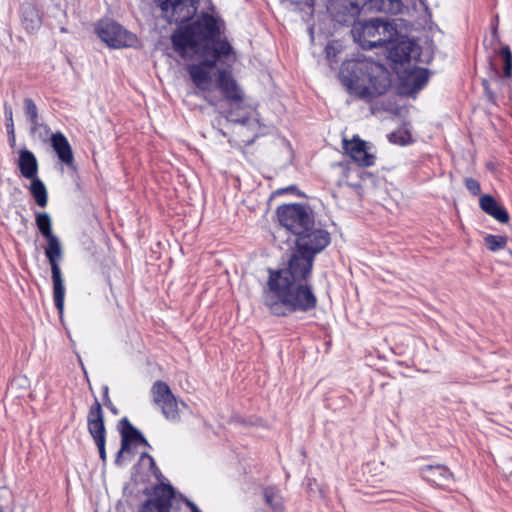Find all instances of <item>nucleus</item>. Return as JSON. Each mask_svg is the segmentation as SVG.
I'll return each instance as SVG.
<instances>
[{
	"mask_svg": "<svg viewBox=\"0 0 512 512\" xmlns=\"http://www.w3.org/2000/svg\"><path fill=\"white\" fill-rule=\"evenodd\" d=\"M22 23L27 31H35L41 26V18L38 12L31 6L22 10Z\"/></svg>",
	"mask_w": 512,
	"mask_h": 512,
	"instance_id": "cd10ccee",
	"label": "nucleus"
},
{
	"mask_svg": "<svg viewBox=\"0 0 512 512\" xmlns=\"http://www.w3.org/2000/svg\"><path fill=\"white\" fill-rule=\"evenodd\" d=\"M24 104V112L27 117V120L35 119L37 118L38 114V108L35 104V102L31 98H25L23 101Z\"/></svg>",
	"mask_w": 512,
	"mask_h": 512,
	"instance_id": "e433bc0d",
	"label": "nucleus"
},
{
	"mask_svg": "<svg viewBox=\"0 0 512 512\" xmlns=\"http://www.w3.org/2000/svg\"><path fill=\"white\" fill-rule=\"evenodd\" d=\"M151 391L153 400L161 407L163 416L171 422H178L180 420L178 401L167 383L158 380L153 384Z\"/></svg>",
	"mask_w": 512,
	"mask_h": 512,
	"instance_id": "9b49d317",
	"label": "nucleus"
},
{
	"mask_svg": "<svg viewBox=\"0 0 512 512\" xmlns=\"http://www.w3.org/2000/svg\"><path fill=\"white\" fill-rule=\"evenodd\" d=\"M10 500L11 491L5 486H0V512H3L8 507Z\"/></svg>",
	"mask_w": 512,
	"mask_h": 512,
	"instance_id": "4c0bfd02",
	"label": "nucleus"
},
{
	"mask_svg": "<svg viewBox=\"0 0 512 512\" xmlns=\"http://www.w3.org/2000/svg\"><path fill=\"white\" fill-rule=\"evenodd\" d=\"M17 165L24 178L30 180L38 177V160L34 153L27 148H23L19 151Z\"/></svg>",
	"mask_w": 512,
	"mask_h": 512,
	"instance_id": "aec40b11",
	"label": "nucleus"
},
{
	"mask_svg": "<svg viewBox=\"0 0 512 512\" xmlns=\"http://www.w3.org/2000/svg\"><path fill=\"white\" fill-rule=\"evenodd\" d=\"M428 82V71L424 68L413 67L405 71L402 86L405 93L411 94L421 90Z\"/></svg>",
	"mask_w": 512,
	"mask_h": 512,
	"instance_id": "a211bd4d",
	"label": "nucleus"
},
{
	"mask_svg": "<svg viewBox=\"0 0 512 512\" xmlns=\"http://www.w3.org/2000/svg\"><path fill=\"white\" fill-rule=\"evenodd\" d=\"M388 139L391 143L405 146L412 142V135L406 125L399 127L396 131H393L388 135Z\"/></svg>",
	"mask_w": 512,
	"mask_h": 512,
	"instance_id": "2f4dec72",
	"label": "nucleus"
},
{
	"mask_svg": "<svg viewBox=\"0 0 512 512\" xmlns=\"http://www.w3.org/2000/svg\"><path fill=\"white\" fill-rule=\"evenodd\" d=\"M279 223L285 232H290L294 239L307 231V227L313 224V212L301 204H286L277 208Z\"/></svg>",
	"mask_w": 512,
	"mask_h": 512,
	"instance_id": "0eeeda50",
	"label": "nucleus"
},
{
	"mask_svg": "<svg viewBox=\"0 0 512 512\" xmlns=\"http://www.w3.org/2000/svg\"><path fill=\"white\" fill-rule=\"evenodd\" d=\"M138 436V440H137V446L138 445H143L145 447H148V448H151V445L149 444V442L147 441V439L144 437V435L142 434V432L140 431L139 434H137Z\"/></svg>",
	"mask_w": 512,
	"mask_h": 512,
	"instance_id": "49530a36",
	"label": "nucleus"
},
{
	"mask_svg": "<svg viewBox=\"0 0 512 512\" xmlns=\"http://www.w3.org/2000/svg\"><path fill=\"white\" fill-rule=\"evenodd\" d=\"M294 189H296V187L292 185V186L288 187L286 190L287 191H293Z\"/></svg>",
	"mask_w": 512,
	"mask_h": 512,
	"instance_id": "13d9d810",
	"label": "nucleus"
},
{
	"mask_svg": "<svg viewBox=\"0 0 512 512\" xmlns=\"http://www.w3.org/2000/svg\"><path fill=\"white\" fill-rule=\"evenodd\" d=\"M4 115L6 122L13 121V110L12 107L7 103L4 104Z\"/></svg>",
	"mask_w": 512,
	"mask_h": 512,
	"instance_id": "c03bdc74",
	"label": "nucleus"
},
{
	"mask_svg": "<svg viewBox=\"0 0 512 512\" xmlns=\"http://www.w3.org/2000/svg\"><path fill=\"white\" fill-rule=\"evenodd\" d=\"M389 87V80L381 67L373 63L354 64V94L361 98H372L383 94Z\"/></svg>",
	"mask_w": 512,
	"mask_h": 512,
	"instance_id": "20e7f679",
	"label": "nucleus"
},
{
	"mask_svg": "<svg viewBox=\"0 0 512 512\" xmlns=\"http://www.w3.org/2000/svg\"><path fill=\"white\" fill-rule=\"evenodd\" d=\"M35 221L40 234L44 238L54 236L52 232V220L47 212H37Z\"/></svg>",
	"mask_w": 512,
	"mask_h": 512,
	"instance_id": "c756f323",
	"label": "nucleus"
},
{
	"mask_svg": "<svg viewBox=\"0 0 512 512\" xmlns=\"http://www.w3.org/2000/svg\"><path fill=\"white\" fill-rule=\"evenodd\" d=\"M29 123H30V132L31 134H36L39 130V128H47V124L43 123L41 120H40V117L39 115L37 116V118H33V119H30L28 120Z\"/></svg>",
	"mask_w": 512,
	"mask_h": 512,
	"instance_id": "a19ab883",
	"label": "nucleus"
},
{
	"mask_svg": "<svg viewBox=\"0 0 512 512\" xmlns=\"http://www.w3.org/2000/svg\"><path fill=\"white\" fill-rule=\"evenodd\" d=\"M337 77L346 91L352 95V60L346 59L342 62Z\"/></svg>",
	"mask_w": 512,
	"mask_h": 512,
	"instance_id": "c85d7f7f",
	"label": "nucleus"
},
{
	"mask_svg": "<svg viewBox=\"0 0 512 512\" xmlns=\"http://www.w3.org/2000/svg\"><path fill=\"white\" fill-rule=\"evenodd\" d=\"M95 444L98 448L99 456H100L101 460L103 462H105L106 461V449H105L106 440L96 441Z\"/></svg>",
	"mask_w": 512,
	"mask_h": 512,
	"instance_id": "37998d69",
	"label": "nucleus"
},
{
	"mask_svg": "<svg viewBox=\"0 0 512 512\" xmlns=\"http://www.w3.org/2000/svg\"><path fill=\"white\" fill-rule=\"evenodd\" d=\"M423 478L438 487H446L453 480V474L442 465H427L421 469Z\"/></svg>",
	"mask_w": 512,
	"mask_h": 512,
	"instance_id": "6ab92c4d",
	"label": "nucleus"
},
{
	"mask_svg": "<svg viewBox=\"0 0 512 512\" xmlns=\"http://www.w3.org/2000/svg\"><path fill=\"white\" fill-rule=\"evenodd\" d=\"M204 93V99L211 105V106H216L218 104V102L220 101V98L217 97L216 95H213L211 93V90L209 89V91H202Z\"/></svg>",
	"mask_w": 512,
	"mask_h": 512,
	"instance_id": "79ce46f5",
	"label": "nucleus"
},
{
	"mask_svg": "<svg viewBox=\"0 0 512 512\" xmlns=\"http://www.w3.org/2000/svg\"><path fill=\"white\" fill-rule=\"evenodd\" d=\"M311 36H313V28L309 29Z\"/></svg>",
	"mask_w": 512,
	"mask_h": 512,
	"instance_id": "052dcab7",
	"label": "nucleus"
},
{
	"mask_svg": "<svg viewBox=\"0 0 512 512\" xmlns=\"http://www.w3.org/2000/svg\"><path fill=\"white\" fill-rule=\"evenodd\" d=\"M5 126H6L8 136H13V134L15 133L14 122L8 121V122H6Z\"/></svg>",
	"mask_w": 512,
	"mask_h": 512,
	"instance_id": "de8ad7c7",
	"label": "nucleus"
},
{
	"mask_svg": "<svg viewBox=\"0 0 512 512\" xmlns=\"http://www.w3.org/2000/svg\"><path fill=\"white\" fill-rule=\"evenodd\" d=\"M306 489L310 497H322L323 496V490L320 487V485L317 483V480L315 478H307L306 482Z\"/></svg>",
	"mask_w": 512,
	"mask_h": 512,
	"instance_id": "c9c22d12",
	"label": "nucleus"
},
{
	"mask_svg": "<svg viewBox=\"0 0 512 512\" xmlns=\"http://www.w3.org/2000/svg\"><path fill=\"white\" fill-rule=\"evenodd\" d=\"M45 239L47 241V246L45 248V256L48 259V262L51 266V271L55 269H60L58 263V260L61 259L62 257V248L60 241L56 235Z\"/></svg>",
	"mask_w": 512,
	"mask_h": 512,
	"instance_id": "393cba45",
	"label": "nucleus"
},
{
	"mask_svg": "<svg viewBox=\"0 0 512 512\" xmlns=\"http://www.w3.org/2000/svg\"><path fill=\"white\" fill-rule=\"evenodd\" d=\"M109 389L108 386H104L103 388V397H104V405L114 414L118 415L119 410L113 405L111 402L109 395H108Z\"/></svg>",
	"mask_w": 512,
	"mask_h": 512,
	"instance_id": "ea45409f",
	"label": "nucleus"
},
{
	"mask_svg": "<svg viewBox=\"0 0 512 512\" xmlns=\"http://www.w3.org/2000/svg\"><path fill=\"white\" fill-rule=\"evenodd\" d=\"M118 431L121 437V447L117 452L115 464L122 463V456L124 453H130L132 447L137 446L138 436L140 430L137 429L127 417H123L118 423Z\"/></svg>",
	"mask_w": 512,
	"mask_h": 512,
	"instance_id": "ddd939ff",
	"label": "nucleus"
},
{
	"mask_svg": "<svg viewBox=\"0 0 512 512\" xmlns=\"http://www.w3.org/2000/svg\"><path fill=\"white\" fill-rule=\"evenodd\" d=\"M484 242H485L486 247L490 251L496 252L498 250L505 248L506 243H507V238L505 236L490 234L484 238Z\"/></svg>",
	"mask_w": 512,
	"mask_h": 512,
	"instance_id": "473e14b6",
	"label": "nucleus"
},
{
	"mask_svg": "<svg viewBox=\"0 0 512 512\" xmlns=\"http://www.w3.org/2000/svg\"><path fill=\"white\" fill-rule=\"evenodd\" d=\"M152 473L157 477L159 478L160 476H162L161 474V471L159 470V472L155 471V470H152Z\"/></svg>",
	"mask_w": 512,
	"mask_h": 512,
	"instance_id": "5fc2aeb1",
	"label": "nucleus"
},
{
	"mask_svg": "<svg viewBox=\"0 0 512 512\" xmlns=\"http://www.w3.org/2000/svg\"><path fill=\"white\" fill-rule=\"evenodd\" d=\"M149 464H150L151 471L155 470V471L159 472V468L157 467L156 462L153 457H150Z\"/></svg>",
	"mask_w": 512,
	"mask_h": 512,
	"instance_id": "3c124183",
	"label": "nucleus"
},
{
	"mask_svg": "<svg viewBox=\"0 0 512 512\" xmlns=\"http://www.w3.org/2000/svg\"><path fill=\"white\" fill-rule=\"evenodd\" d=\"M50 140L58 159L68 168L75 169L73 151L65 135L61 132H56L51 134Z\"/></svg>",
	"mask_w": 512,
	"mask_h": 512,
	"instance_id": "f3484780",
	"label": "nucleus"
},
{
	"mask_svg": "<svg viewBox=\"0 0 512 512\" xmlns=\"http://www.w3.org/2000/svg\"><path fill=\"white\" fill-rule=\"evenodd\" d=\"M360 5V2L358 0L354 1L353 7L354 9L357 8Z\"/></svg>",
	"mask_w": 512,
	"mask_h": 512,
	"instance_id": "6e6d98bb",
	"label": "nucleus"
},
{
	"mask_svg": "<svg viewBox=\"0 0 512 512\" xmlns=\"http://www.w3.org/2000/svg\"><path fill=\"white\" fill-rule=\"evenodd\" d=\"M175 490L171 484H160L154 489V497L146 500L139 512H170Z\"/></svg>",
	"mask_w": 512,
	"mask_h": 512,
	"instance_id": "f8f14e48",
	"label": "nucleus"
},
{
	"mask_svg": "<svg viewBox=\"0 0 512 512\" xmlns=\"http://www.w3.org/2000/svg\"><path fill=\"white\" fill-rule=\"evenodd\" d=\"M363 6L378 12L398 14L403 9L401 0H362Z\"/></svg>",
	"mask_w": 512,
	"mask_h": 512,
	"instance_id": "b1692460",
	"label": "nucleus"
},
{
	"mask_svg": "<svg viewBox=\"0 0 512 512\" xmlns=\"http://www.w3.org/2000/svg\"><path fill=\"white\" fill-rule=\"evenodd\" d=\"M294 242L298 251L316 256L329 245L330 234L327 230L317 226L314 221L311 226L307 227V231L294 239Z\"/></svg>",
	"mask_w": 512,
	"mask_h": 512,
	"instance_id": "1a4fd4ad",
	"label": "nucleus"
},
{
	"mask_svg": "<svg viewBox=\"0 0 512 512\" xmlns=\"http://www.w3.org/2000/svg\"><path fill=\"white\" fill-rule=\"evenodd\" d=\"M344 153L349 160L335 162L331 165L335 177L332 196L340 208H348L352 197V184L349 181L350 160L352 159V140L342 138Z\"/></svg>",
	"mask_w": 512,
	"mask_h": 512,
	"instance_id": "423d86ee",
	"label": "nucleus"
},
{
	"mask_svg": "<svg viewBox=\"0 0 512 512\" xmlns=\"http://www.w3.org/2000/svg\"><path fill=\"white\" fill-rule=\"evenodd\" d=\"M281 4L287 10L305 12L307 16L314 12V0H281Z\"/></svg>",
	"mask_w": 512,
	"mask_h": 512,
	"instance_id": "bb28decb",
	"label": "nucleus"
},
{
	"mask_svg": "<svg viewBox=\"0 0 512 512\" xmlns=\"http://www.w3.org/2000/svg\"><path fill=\"white\" fill-rule=\"evenodd\" d=\"M51 274L53 282L54 304L59 314H62L64 310L65 286L62 278L61 269L52 270Z\"/></svg>",
	"mask_w": 512,
	"mask_h": 512,
	"instance_id": "5701e85b",
	"label": "nucleus"
},
{
	"mask_svg": "<svg viewBox=\"0 0 512 512\" xmlns=\"http://www.w3.org/2000/svg\"><path fill=\"white\" fill-rule=\"evenodd\" d=\"M500 55L503 59V74L504 77L510 78L512 76V53L508 46L501 49Z\"/></svg>",
	"mask_w": 512,
	"mask_h": 512,
	"instance_id": "f704fd0d",
	"label": "nucleus"
},
{
	"mask_svg": "<svg viewBox=\"0 0 512 512\" xmlns=\"http://www.w3.org/2000/svg\"><path fill=\"white\" fill-rule=\"evenodd\" d=\"M327 9L332 18L340 24L348 25L352 18V0H329Z\"/></svg>",
	"mask_w": 512,
	"mask_h": 512,
	"instance_id": "412c9836",
	"label": "nucleus"
},
{
	"mask_svg": "<svg viewBox=\"0 0 512 512\" xmlns=\"http://www.w3.org/2000/svg\"><path fill=\"white\" fill-rule=\"evenodd\" d=\"M60 32H61V33H67V32H68V30H67L65 27H61V28H60Z\"/></svg>",
	"mask_w": 512,
	"mask_h": 512,
	"instance_id": "4d7b16f0",
	"label": "nucleus"
},
{
	"mask_svg": "<svg viewBox=\"0 0 512 512\" xmlns=\"http://www.w3.org/2000/svg\"><path fill=\"white\" fill-rule=\"evenodd\" d=\"M8 142H9V145L11 148H13L15 146V143H16L15 133L13 134V136H8Z\"/></svg>",
	"mask_w": 512,
	"mask_h": 512,
	"instance_id": "603ef678",
	"label": "nucleus"
},
{
	"mask_svg": "<svg viewBox=\"0 0 512 512\" xmlns=\"http://www.w3.org/2000/svg\"><path fill=\"white\" fill-rule=\"evenodd\" d=\"M479 205L485 213L500 223H507L509 221V214L506 209L501 206L492 196H481L479 199Z\"/></svg>",
	"mask_w": 512,
	"mask_h": 512,
	"instance_id": "4be33fe9",
	"label": "nucleus"
},
{
	"mask_svg": "<svg viewBox=\"0 0 512 512\" xmlns=\"http://www.w3.org/2000/svg\"><path fill=\"white\" fill-rule=\"evenodd\" d=\"M376 159L375 145L354 135V163L362 167H370L376 163Z\"/></svg>",
	"mask_w": 512,
	"mask_h": 512,
	"instance_id": "dca6fc26",
	"label": "nucleus"
},
{
	"mask_svg": "<svg viewBox=\"0 0 512 512\" xmlns=\"http://www.w3.org/2000/svg\"><path fill=\"white\" fill-rule=\"evenodd\" d=\"M264 498L266 504H268L274 512L283 511L282 497L279 494V490L275 487H267L264 490Z\"/></svg>",
	"mask_w": 512,
	"mask_h": 512,
	"instance_id": "7c9ffc66",
	"label": "nucleus"
},
{
	"mask_svg": "<svg viewBox=\"0 0 512 512\" xmlns=\"http://www.w3.org/2000/svg\"><path fill=\"white\" fill-rule=\"evenodd\" d=\"M202 60L197 64L188 66V73L195 86L200 91H209L212 78L209 70L213 69L218 62L224 63L225 59L232 54V46L229 42H222L218 47L206 45L196 51Z\"/></svg>",
	"mask_w": 512,
	"mask_h": 512,
	"instance_id": "7ed1b4c3",
	"label": "nucleus"
},
{
	"mask_svg": "<svg viewBox=\"0 0 512 512\" xmlns=\"http://www.w3.org/2000/svg\"><path fill=\"white\" fill-rule=\"evenodd\" d=\"M30 181L29 191L35 203L41 208L46 207L48 203V192L45 184L39 177L30 179Z\"/></svg>",
	"mask_w": 512,
	"mask_h": 512,
	"instance_id": "a878e982",
	"label": "nucleus"
},
{
	"mask_svg": "<svg viewBox=\"0 0 512 512\" xmlns=\"http://www.w3.org/2000/svg\"><path fill=\"white\" fill-rule=\"evenodd\" d=\"M315 256L298 251L295 247L287 266L282 269H269V278H286L289 282L307 283L312 275Z\"/></svg>",
	"mask_w": 512,
	"mask_h": 512,
	"instance_id": "6e6552de",
	"label": "nucleus"
},
{
	"mask_svg": "<svg viewBox=\"0 0 512 512\" xmlns=\"http://www.w3.org/2000/svg\"><path fill=\"white\" fill-rule=\"evenodd\" d=\"M216 86L227 101L231 103H240L243 101V92L230 71L226 69H218L216 75Z\"/></svg>",
	"mask_w": 512,
	"mask_h": 512,
	"instance_id": "4468645a",
	"label": "nucleus"
},
{
	"mask_svg": "<svg viewBox=\"0 0 512 512\" xmlns=\"http://www.w3.org/2000/svg\"><path fill=\"white\" fill-rule=\"evenodd\" d=\"M51 133V130L49 128V126L47 125V128H39L38 132L36 134H38L39 138L42 139V140H46L47 137L50 135Z\"/></svg>",
	"mask_w": 512,
	"mask_h": 512,
	"instance_id": "a18cd8bd",
	"label": "nucleus"
},
{
	"mask_svg": "<svg viewBox=\"0 0 512 512\" xmlns=\"http://www.w3.org/2000/svg\"><path fill=\"white\" fill-rule=\"evenodd\" d=\"M98 37L111 48L129 47L135 41V35L114 21H102L96 27Z\"/></svg>",
	"mask_w": 512,
	"mask_h": 512,
	"instance_id": "9d476101",
	"label": "nucleus"
},
{
	"mask_svg": "<svg viewBox=\"0 0 512 512\" xmlns=\"http://www.w3.org/2000/svg\"><path fill=\"white\" fill-rule=\"evenodd\" d=\"M162 17L169 23L178 24L171 35V42L175 52L186 58L188 50L199 51L201 47L212 45L218 47L221 40V24L219 18L208 12H202L194 21L192 20L198 10L200 0H155Z\"/></svg>",
	"mask_w": 512,
	"mask_h": 512,
	"instance_id": "f257e3e1",
	"label": "nucleus"
},
{
	"mask_svg": "<svg viewBox=\"0 0 512 512\" xmlns=\"http://www.w3.org/2000/svg\"><path fill=\"white\" fill-rule=\"evenodd\" d=\"M150 457H152V456L150 454H148L147 452H143L141 454V459L147 458L148 460H150Z\"/></svg>",
	"mask_w": 512,
	"mask_h": 512,
	"instance_id": "864d4df0",
	"label": "nucleus"
},
{
	"mask_svg": "<svg viewBox=\"0 0 512 512\" xmlns=\"http://www.w3.org/2000/svg\"><path fill=\"white\" fill-rule=\"evenodd\" d=\"M483 86H484L485 92L488 95L489 99H493V94H492V92L489 89L488 81L487 80H483Z\"/></svg>",
	"mask_w": 512,
	"mask_h": 512,
	"instance_id": "8fccbe9b",
	"label": "nucleus"
},
{
	"mask_svg": "<svg viewBox=\"0 0 512 512\" xmlns=\"http://www.w3.org/2000/svg\"><path fill=\"white\" fill-rule=\"evenodd\" d=\"M88 431L94 442L106 440V427L104 422V414L101 404L97 399L91 405L87 415Z\"/></svg>",
	"mask_w": 512,
	"mask_h": 512,
	"instance_id": "2eb2a0df",
	"label": "nucleus"
},
{
	"mask_svg": "<svg viewBox=\"0 0 512 512\" xmlns=\"http://www.w3.org/2000/svg\"><path fill=\"white\" fill-rule=\"evenodd\" d=\"M465 186L473 195H478L481 192L479 182L473 178H466Z\"/></svg>",
	"mask_w": 512,
	"mask_h": 512,
	"instance_id": "58836bf2",
	"label": "nucleus"
},
{
	"mask_svg": "<svg viewBox=\"0 0 512 512\" xmlns=\"http://www.w3.org/2000/svg\"><path fill=\"white\" fill-rule=\"evenodd\" d=\"M408 56H409V54H408V53H405V54L403 55V57H400V59H399V60L406 59Z\"/></svg>",
	"mask_w": 512,
	"mask_h": 512,
	"instance_id": "bf43d9fd",
	"label": "nucleus"
},
{
	"mask_svg": "<svg viewBox=\"0 0 512 512\" xmlns=\"http://www.w3.org/2000/svg\"><path fill=\"white\" fill-rule=\"evenodd\" d=\"M180 403L182 406L186 407V404L183 401H181Z\"/></svg>",
	"mask_w": 512,
	"mask_h": 512,
	"instance_id": "680f3d73",
	"label": "nucleus"
},
{
	"mask_svg": "<svg viewBox=\"0 0 512 512\" xmlns=\"http://www.w3.org/2000/svg\"><path fill=\"white\" fill-rule=\"evenodd\" d=\"M186 505L190 508L191 512H201L197 505L190 500H186Z\"/></svg>",
	"mask_w": 512,
	"mask_h": 512,
	"instance_id": "09e8293b",
	"label": "nucleus"
},
{
	"mask_svg": "<svg viewBox=\"0 0 512 512\" xmlns=\"http://www.w3.org/2000/svg\"><path fill=\"white\" fill-rule=\"evenodd\" d=\"M343 51V46L339 41H332L329 43L326 48V58L329 61L330 66L332 67L334 63L337 62V56Z\"/></svg>",
	"mask_w": 512,
	"mask_h": 512,
	"instance_id": "72a5a7b5",
	"label": "nucleus"
},
{
	"mask_svg": "<svg viewBox=\"0 0 512 512\" xmlns=\"http://www.w3.org/2000/svg\"><path fill=\"white\" fill-rule=\"evenodd\" d=\"M354 31H357L359 45L365 50L391 43L397 35L396 27L383 18L370 19L364 23L354 21Z\"/></svg>",
	"mask_w": 512,
	"mask_h": 512,
	"instance_id": "39448f33",
	"label": "nucleus"
},
{
	"mask_svg": "<svg viewBox=\"0 0 512 512\" xmlns=\"http://www.w3.org/2000/svg\"><path fill=\"white\" fill-rule=\"evenodd\" d=\"M264 304L275 316L308 313L316 308L317 297L308 283L289 282L286 278H268Z\"/></svg>",
	"mask_w": 512,
	"mask_h": 512,
	"instance_id": "f03ea898",
	"label": "nucleus"
}]
</instances>
